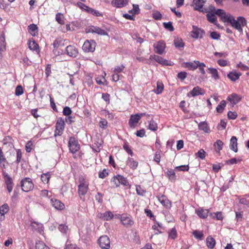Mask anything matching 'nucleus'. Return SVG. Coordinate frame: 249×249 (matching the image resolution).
Returning a JSON list of instances; mask_svg holds the SVG:
<instances>
[{
  "label": "nucleus",
  "mask_w": 249,
  "mask_h": 249,
  "mask_svg": "<svg viewBox=\"0 0 249 249\" xmlns=\"http://www.w3.org/2000/svg\"><path fill=\"white\" fill-rule=\"evenodd\" d=\"M79 184L78 185L77 193L80 199L84 201V196L87 194L89 190V183L83 176L79 177Z\"/></svg>",
  "instance_id": "nucleus-1"
},
{
  "label": "nucleus",
  "mask_w": 249,
  "mask_h": 249,
  "mask_svg": "<svg viewBox=\"0 0 249 249\" xmlns=\"http://www.w3.org/2000/svg\"><path fill=\"white\" fill-rule=\"evenodd\" d=\"M20 184L22 190L25 192L33 190L34 187V183L29 178H25L22 179L20 181Z\"/></svg>",
  "instance_id": "nucleus-2"
},
{
  "label": "nucleus",
  "mask_w": 249,
  "mask_h": 249,
  "mask_svg": "<svg viewBox=\"0 0 249 249\" xmlns=\"http://www.w3.org/2000/svg\"><path fill=\"white\" fill-rule=\"evenodd\" d=\"M68 146L70 152L74 154L79 151L80 145L78 140L74 137H71L69 139Z\"/></svg>",
  "instance_id": "nucleus-3"
},
{
  "label": "nucleus",
  "mask_w": 249,
  "mask_h": 249,
  "mask_svg": "<svg viewBox=\"0 0 249 249\" xmlns=\"http://www.w3.org/2000/svg\"><path fill=\"white\" fill-rule=\"evenodd\" d=\"M96 42L93 40H87L84 43L82 49L85 52H93L96 47Z\"/></svg>",
  "instance_id": "nucleus-4"
},
{
  "label": "nucleus",
  "mask_w": 249,
  "mask_h": 249,
  "mask_svg": "<svg viewBox=\"0 0 249 249\" xmlns=\"http://www.w3.org/2000/svg\"><path fill=\"white\" fill-rule=\"evenodd\" d=\"M145 115V113H142L140 114L137 113L135 115H131L128 122L129 126L131 128H134L135 124L139 122L143 116Z\"/></svg>",
  "instance_id": "nucleus-5"
},
{
  "label": "nucleus",
  "mask_w": 249,
  "mask_h": 249,
  "mask_svg": "<svg viewBox=\"0 0 249 249\" xmlns=\"http://www.w3.org/2000/svg\"><path fill=\"white\" fill-rule=\"evenodd\" d=\"M98 243L102 249H109L110 248V239L107 235L101 236L98 239Z\"/></svg>",
  "instance_id": "nucleus-6"
},
{
  "label": "nucleus",
  "mask_w": 249,
  "mask_h": 249,
  "mask_svg": "<svg viewBox=\"0 0 249 249\" xmlns=\"http://www.w3.org/2000/svg\"><path fill=\"white\" fill-rule=\"evenodd\" d=\"M86 33H96L98 35L101 36H106L107 35V33L104 30L102 29L99 27L94 26H90L86 29Z\"/></svg>",
  "instance_id": "nucleus-7"
},
{
  "label": "nucleus",
  "mask_w": 249,
  "mask_h": 249,
  "mask_svg": "<svg viewBox=\"0 0 249 249\" xmlns=\"http://www.w3.org/2000/svg\"><path fill=\"white\" fill-rule=\"evenodd\" d=\"M192 27L193 31L191 32V36L196 39L198 37L202 38L205 33L204 31L195 25H193Z\"/></svg>",
  "instance_id": "nucleus-8"
},
{
  "label": "nucleus",
  "mask_w": 249,
  "mask_h": 249,
  "mask_svg": "<svg viewBox=\"0 0 249 249\" xmlns=\"http://www.w3.org/2000/svg\"><path fill=\"white\" fill-rule=\"evenodd\" d=\"M215 14L220 18V20L224 22H228L231 15L226 14L222 9H217Z\"/></svg>",
  "instance_id": "nucleus-9"
},
{
  "label": "nucleus",
  "mask_w": 249,
  "mask_h": 249,
  "mask_svg": "<svg viewBox=\"0 0 249 249\" xmlns=\"http://www.w3.org/2000/svg\"><path fill=\"white\" fill-rule=\"evenodd\" d=\"M205 91L203 89L200 88L199 86H196L188 93L187 96L189 97H196L200 95H203Z\"/></svg>",
  "instance_id": "nucleus-10"
},
{
  "label": "nucleus",
  "mask_w": 249,
  "mask_h": 249,
  "mask_svg": "<svg viewBox=\"0 0 249 249\" xmlns=\"http://www.w3.org/2000/svg\"><path fill=\"white\" fill-rule=\"evenodd\" d=\"M157 198L163 206L166 209H170L171 207V202L163 195L157 196Z\"/></svg>",
  "instance_id": "nucleus-11"
},
{
  "label": "nucleus",
  "mask_w": 249,
  "mask_h": 249,
  "mask_svg": "<svg viewBox=\"0 0 249 249\" xmlns=\"http://www.w3.org/2000/svg\"><path fill=\"white\" fill-rule=\"evenodd\" d=\"M154 47L155 52L159 54H161L164 52L166 46L165 42L161 40L154 44Z\"/></svg>",
  "instance_id": "nucleus-12"
},
{
  "label": "nucleus",
  "mask_w": 249,
  "mask_h": 249,
  "mask_svg": "<svg viewBox=\"0 0 249 249\" xmlns=\"http://www.w3.org/2000/svg\"><path fill=\"white\" fill-rule=\"evenodd\" d=\"M33 231H36L40 234L43 232L44 226L42 224L36 221H32L30 225Z\"/></svg>",
  "instance_id": "nucleus-13"
},
{
  "label": "nucleus",
  "mask_w": 249,
  "mask_h": 249,
  "mask_svg": "<svg viewBox=\"0 0 249 249\" xmlns=\"http://www.w3.org/2000/svg\"><path fill=\"white\" fill-rule=\"evenodd\" d=\"M65 51L67 54L71 57H76L78 55V50L73 46H68L65 49Z\"/></svg>",
  "instance_id": "nucleus-14"
},
{
  "label": "nucleus",
  "mask_w": 249,
  "mask_h": 249,
  "mask_svg": "<svg viewBox=\"0 0 249 249\" xmlns=\"http://www.w3.org/2000/svg\"><path fill=\"white\" fill-rule=\"evenodd\" d=\"M153 58L159 64H160L164 66H171L172 64L170 62H169L167 60L163 59L159 55H154V56H150V58Z\"/></svg>",
  "instance_id": "nucleus-15"
},
{
  "label": "nucleus",
  "mask_w": 249,
  "mask_h": 249,
  "mask_svg": "<svg viewBox=\"0 0 249 249\" xmlns=\"http://www.w3.org/2000/svg\"><path fill=\"white\" fill-rule=\"evenodd\" d=\"M120 219L122 224L126 227L131 226L134 223L133 221L131 219L130 217L127 216L125 214L122 215L121 216Z\"/></svg>",
  "instance_id": "nucleus-16"
},
{
  "label": "nucleus",
  "mask_w": 249,
  "mask_h": 249,
  "mask_svg": "<svg viewBox=\"0 0 249 249\" xmlns=\"http://www.w3.org/2000/svg\"><path fill=\"white\" fill-rule=\"evenodd\" d=\"M228 23H230L231 25L238 31H242V28L241 24L239 23V21L234 19V17L231 16Z\"/></svg>",
  "instance_id": "nucleus-17"
},
{
  "label": "nucleus",
  "mask_w": 249,
  "mask_h": 249,
  "mask_svg": "<svg viewBox=\"0 0 249 249\" xmlns=\"http://www.w3.org/2000/svg\"><path fill=\"white\" fill-rule=\"evenodd\" d=\"M51 202L53 207L57 210H61L65 207L64 204L62 202L55 198H52Z\"/></svg>",
  "instance_id": "nucleus-18"
},
{
  "label": "nucleus",
  "mask_w": 249,
  "mask_h": 249,
  "mask_svg": "<svg viewBox=\"0 0 249 249\" xmlns=\"http://www.w3.org/2000/svg\"><path fill=\"white\" fill-rule=\"evenodd\" d=\"M241 99V98L236 93H232L229 95L227 98V100L232 103L233 106L239 102Z\"/></svg>",
  "instance_id": "nucleus-19"
},
{
  "label": "nucleus",
  "mask_w": 249,
  "mask_h": 249,
  "mask_svg": "<svg viewBox=\"0 0 249 249\" xmlns=\"http://www.w3.org/2000/svg\"><path fill=\"white\" fill-rule=\"evenodd\" d=\"M126 164L131 169L134 170L137 168L139 163L137 161L135 160L133 158L128 157L126 161Z\"/></svg>",
  "instance_id": "nucleus-20"
},
{
  "label": "nucleus",
  "mask_w": 249,
  "mask_h": 249,
  "mask_svg": "<svg viewBox=\"0 0 249 249\" xmlns=\"http://www.w3.org/2000/svg\"><path fill=\"white\" fill-rule=\"evenodd\" d=\"M9 207L7 203L3 204L0 207V220L4 219V214L8 212Z\"/></svg>",
  "instance_id": "nucleus-21"
},
{
  "label": "nucleus",
  "mask_w": 249,
  "mask_h": 249,
  "mask_svg": "<svg viewBox=\"0 0 249 249\" xmlns=\"http://www.w3.org/2000/svg\"><path fill=\"white\" fill-rule=\"evenodd\" d=\"M230 148L234 152H237V139L235 136L231 137L230 140Z\"/></svg>",
  "instance_id": "nucleus-22"
},
{
  "label": "nucleus",
  "mask_w": 249,
  "mask_h": 249,
  "mask_svg": "<svg viewBox=\"0 0 249 249\" xmlns=\"http://www.w3.org/2000/svg\"><path fill=\"white\" fill-rule=\"evenodd\" d=\"M215 11L213 12H208L206 17L209 21L215 25H217V18L215 16L216 14H215Z\"/></svg>",
  "instance_id": "nucleus-23"
},
{
  "label": "nucleus",
  "mask_w": 249,
  "mask_h": 249,
  "mask_svg": "<svg viewBox=\"0 0 249 249\" xmlns=\"http://www.w3.org/2000/svg\"><path fill=\"white\" fill-rule=\"evenodd\" d=\"M205 2L203 0H193V3L195 5L194 9L198 11H202V8Z\"/></svg>",
  "instance_id": "nucleus-24"
},
{
  "label": "nucleus",
  "mask_w": 249,
  "mask_h": 249,
  "mask_svg": "<svg viewBox=\"0 0 249 249\" xmlns=\"http://www.w3.org/2000/svg\"><path fill=\"white\" fill-rule=\"evenodd\" d=\"M196 213L201 218H206L208 217L209 210L207 209H197L196 210Z\"/></svg>",
  "instance_id": "nucleus-25"
},
{
  "label": "nucleus",
  "mask_w": 249,
  "mask_h": 249,
  "mask_svg": "<svg viewBox=\"0 0 249 249\" xmlns=\"http://www.w3.org/2000/svg\"><path fill=\"white\" fill-rule=\"evenodd\" d=\"M241 74L240 72H237L236 71H232L228 74V77L232 81H235L238 80Z\"/></svg>",
  "instance_id": "nucleus-26"
},
{
  "label": "nucleus",
  "mask_w": 249,
  "mask_h": 249,
  "mask_svg": "<svg viewBox=\"0 0 249 249\" xmlns=\"http://www.w3.org/2000/svg\"><path fill=\"white\" fill-rule=\"evenodd\" d=\"M118 178H119L120 185H122L124 186L128 187V188H130L131 185L129 184L126 178H124L123 176L121 175H118Z\"/></svg>",
  "instance_id": "nucleus-27"
},
{
  "label": "nucleus",
  "mask_w": 249,
  "mask_h": 249,
  "mask_svg": "<svg viewBox=\"0 0 249 249\" xmlns=\"http://www.w3.org/2000/svg\"><path fill=\"white\" fill-rule=\"evenodd\" d=\"M30 249H50V248L43 242L37 240L36 242L35 248H30Z\"/></svg>",
  "instance_id": "nucleus-28"
},
{
  "label": "nucleus",
  "mask_w": 249,
  "mask_h": 249,
  "mask_svg": "<svg viewBox=\"0 0 249 249\" xmlns=\"http://www.w3.org/2000/svg\"><path fill=\"white\" fill-rule=\"evenodd\" d=\"M28 30L32 36H35L38 32V27L36 25L33 23L28 26Z\"/></svg>",
  "instance_id": "nucleus-29"
},
{
  "label": "nucleus",
  "mask_w": 249,
  "mask_h": 249,
  "mask_svg": "<svg viewBox=\"0 0 249 249\" xmlns=\"http://www.w3.org/2000/svg\"><path fill=\"white\" fill-rule=\"evenodd\" d=\"M29 48L33 51H35L38 53L39 52V45L35 40L30 41L28 43Z\"/></svg>",
  "instance_id": "nucleus-30"
},
{
  "label": "nucleus",
  "mask_w": 249,
  "mask_h": 249,
  "mask_svg": "<svg viewBox=\"0 0 249 249\" xmlns=\"http://www.w3.org/2000/svg\"><path fill=\"white\" fill-rule=\"evenodd\" d=\"M164 89V85L162 82L158 81L157 82V87L153 91L157 94H160Z\"/></svg>",
  "instance_id": "nucleus-31"
},
{
  "label": "nucleus",
  "mask_w": 249,
  "mask_h": 249,
  "mask_svg": "<svg viewBox=\"0 0 249 249\" xmlns=\"http://www.w3.org/2000/svg\"><path fill=\"white\" fill-rule=\"evenodd\" d=\"M206 244L208 248L213 249L215 245V241L213 238L209 236L206 239Z\"/></svg>",
  "instance_id": "nucleus-32"
},
{
  "label": "nucleus",
  "mask_w": 249,
  "mask_h": 249,
  "mask_svg": "<svg viewBox=\"0 0 249 249\" xmlns=\"http://www.w3.org/2000/svg\"><path fill=\"white\" fill-rule=\"evenodd\" d=\"M65 128V121L64 119L60 117L58 119L56 124H55V129H63L64 130Z\"/></svg>",
  "instance_id": "nucleus-33"
},
{
  "label": "nucleus",
  "mask_w": 249,
  "mask_h": 249,
  "mask_svg": "<svg viewBox=\"0 0 249 249\" xmlns=\"http://www.w3.org/2000/svg\"><path fill=\"white\" fill-rule=\"evenodd\" d=\"M53 46L54 49L64 46V40L61 38H56L53 42Z\"/></svg>",
  "instance_id": "nucleus-34"
},
{
  "label": "nucleus",
  "mask_w": 249,
  "mask_h": 249,
  "mask_svg": "<svg viewBox=\"0 0 249 249\" xmlns=\"http://www.w3.org/2000/svg\"><path fill=\"white\" fill-rule=\"evenodd\" d=\"M0 50L4 51L6 50L5 36L3 32L0 36Z\"/></svg>",
  "instance_id": "nucleus-35"
},
{
  "label": "nucleus",
  "mask_w": 249,
  "mask_h": 249,
  "mask_svg": "<svg viewBox=\"0 0 249 249\" xmlns=\"http://www.w3.org/2000/svg\"><path fill=\"white\" fill-rule=\"evenodd\" d=\"M198 128L200 130H203L205 133H209L210 132L208 124L204 122L200 123L198 124Z\"/></svg>",
  "instance_id": "nucleus-36"
},
{
  "label": "nucleus",
  "mask_w": 249,
  "mask_h": 249,
  "mask_svg": "<svg viewBox=\"0 0 249 249\" xmlns=\"http://www.w3.org/2000/svg\"><path fill=\"white\" fill-rule=\"evenodd\" d=\"M210 215L213 218L218 220H222L223 219V216L221 212L210 213Z\"/></svg>",
  "instance_id": "nucleus-37"
},
{
  "label": "nucleus",
  "mask_w": 249,
  "mask_h": 249,
  "mask_svg": "<svg viewBox=\"0 0 249 249\" xmlns=\"http://www.w3.org/2000/svg\"><path fill=\"white\" fill-rule=\"evenodd\" d=\"M209 72L212 74V77L215 80H217L219 78L218 71L215 68H209L208 69Z\"/></svg>",
  "instance_id": "nucleus-38"
},
{
  "label": "nucleus",
  "mask_w": 249,
  "mask_h": 249,
  "mask_svg": "<svg viewBox=\"0 0 249 249\" xmlns=\"http://www.w3.org/2000/svg\"><path fill=\"white\" fill-rule=\"evenodd\" d=\"M223 145L224 143L220 140H217L213 144V146L216 152H219L222 150Z\"/></svg>",
  "instance_id": "nucleus-39"
},
{
  "label": "nucleus",
  "mask_w": 249,
  "mask_h": 249,
  "mask_svg": "<svg viewBox=\"0 0 249 249\" xmlns=\"http://www.w3.org/2000/svg\"><path fill=\"white\" fill-rule=\"evenodd\" d=\"M226 106V102L225 100L221 101L220 104L217 106L216 110V111L219 113H221L223 112V110Z\"/></svg>",
  "instance_id": "nucleus-40"
},
{
  "label": "nucleus",
  "mask_w": 249,
  "mask_h": 249,
  "mask_svg": "<svg viewBox=\"0 0 249 249\" xmlns=\"http://www.w3.org/2000/svg\"><path fill=\"white\" fill-rule=\"evenodd\" d=\"M113 214L110 211H107L103 214L102 218L104 220L109 221L111 220L113 218Z\"/></svg>",
  "instance_id": "nucleus-41"
},
{
  "label": "nucleus",
  "mask_w": 249,
  "mask_h": 249,
  "mask_svg": "<svg viewBox=\"0 0 249 249\" xmlns=\"http://www.w3.org/2000/svg\"><path fill=\"white\" fill-rule=\"evenodd\" d=\"M58 229L62 233L65 235H66L69 231L68 227L65 224H59Z\"/></svg>",
  "instance_id": "nucleus-42"
},
{
  "label": "nucleus",
  "mask_w": 249,
  "mask_h": 249,
  "mask_svg": "<svg viewBox=\"0 0 249 249\" xmlns=\"http://www.w3.org/2000/svg\"><path fill=\"white\" fill-rule=\"evenodd\" d=\"M175 46L177 48H183L184 46V43L181 38H176L174 41Z\"/></svg>",
  "instance_id": "nucleus-43"
},
{
  "label": "nucleus",
  "mask_w": 249,
  "mask_h": 249,
  "mask_svg": "<svg viewBox=\"0 0 249 249\" xmlns=\"http://www.w3.org/2000/svg\"><path fill=\"white\" fill-rule=\"evenodd\" d=\"M193 234L196 239H199L200 240H202L203 237L204 236V234L202 231H200L198 230L194 231L193 232Z\"/></svg>",
  "instance_id": "nucleus-44"
},
{
  "label": "nucleus",
  "mask_w": 249,
  "mask_h": 249,
  "mask_svg": "<svg viewBox=\"0 0 249 249\" xmlns=\"http://www.w3.org/2000/svg\"><path fill=\"white\" fill-rule=\"evenodd\" d=\"M184 67L188 68L190 70H195L197 68V66L195 63L192 62H184Z\"/></svg>",
  "instance_id": "nucleus-45"
},
{
  "label": "nucleus",
  "mask_w": 249,
  "mask_h": 249,
  "mask_svg": "<svg viewBox=\"0 0 249 249\" xmlns=\"http://www.w3.org/2000/svg\"><path fill=\"white\" fill-rule=\"evenodd\" d=\"M148 128L152 131H155L158 129V124L153 120H151L149 122Z\"/></svg>",
  "instance_id": "nucleus-46"
},
{
  "label": "nucleus",
  "mask_w": 249,
  "mask_h": 249,
  "mask_svg": "<svg viewBox=\"0 0 249 249\" xmlns=\"http://www.w3.org/2000/svg\"><path fill=\"white\" fill-rule=\"evenodd\" d=\"M51 175L49 172L43 173L41 176V179L44 183H48L50 180Z\"/></svg>",
  "instance_id": "nucleus-47"
},
{
  "label": "nucleus",
  "mask_w": 249,
  "mask_h": 249,
  "mask_svg": "<svg viewBox=\"0 0 249 249\" xmlns=\"http://www.w3.org/2000/svg\"><path fill=\"white\" fill-rule=\"evenodd\" d=\"M127 3L126 0H115L114 2L115 6L118 8H121L124 7Z\"/></svg>",
  "instance_id": "nucleus-48"
},
{
  "label": "nucleus",
  "mask_w": 249,
  "mask_h": 249,
  "mask_svg": "<svg viewBox=\"0 0 249 249\" xmlns=\"http://www.w3.org/2000/svg\"><path fill=\"white\" fill-rule=\"evenodd\" d=\"M77 5L81 9H83L89 13H90V10H91V8L89 7V6L85 5L84 3L81 2H78L77 3Z\"/></svg>",
  "instance_id": "nucleus-49"
},
{
  "label": "nucleus",
  "mask_w": 249,
  "mask_h": 249,
  "mask_svg": "<svg viewBox=\"0 0 249 249\" xmlns=\"http://www.w3.org/2000/svg\"><path fill=\"white\" fill-rule=\"evenodd\" d=\"M123 148L128 154L131 156H133V153L127 142H124Z\"/></svg>",
  "instance_id": "nucleus-50"
},
{
  "label": "nucleus",
  "mask_w": 249,
  "mask_h": 249,
  "mask_svg": "<svg viewBox=\"0 0 249 249\" xmlns=\"http://www.w3.org/2000/svg\"><path fill=\"white\" fill-rule=\"evenodd\" d=\"M55 19L58 23L60 24H64V16L62 14L60 13L56 14L55 16Z\"/></svg>",
  "instance_id": "nucleus-51"
},
{
  "label": "nucleus",
  "mask_w": 249,
  "mask_h": 249,
  "mask_svg": "<svg viewBox=\"0 0 249 249\" xmlns=\"http://www.w3.org/2000/svg\"><path fill=\"white\" fill-rule=\"evenodd\" d=\"M64 249H79L75 244L71 243V241L68 240L66 243V247Z\"/></svg>",
  "instance_id": "nucleus-52"
},
{
  "label": "nucleus",
  "mask_w": 249,
  "mask_h": 249,
  "mask_svg": "<svg viewBox=\"0 0 249 249\" xmlns=\"http://www.w3.org/2000/svg\"><path fill=\"white\" fill-rule=\"evenodd\" d=\"M177 236V232L175 228H172L169 232V237L174 240Z\"/></svg>",
  "instance_id": "nucleus-53"
},
{
  "label": "nucleus",
  "mask_w": 249,
  "mask_h": 249,
  "mask_svg": "<svg viewBox=\"0 0 249 249\" xmlns=\"http://www.w3.org/2000/svg\"><path fill=\"white\" fill-rule=\"evenodd\" d=\"M163 25L165 29L169 30V31L172 32L174 30V28L172 25V22L171 21L168 22H163Z\"/></svg>",
  "instance_id": "nucleus-54"
},
{
  "label": "nucleus",
  "mask_w": 249,
  "mask_h": 249,
  "mask_svg": "<svg viewBox=\"0 0 249 249\" xmlns=\"http://www.w3.org/2000/svg\"><path fill=\"white\" fill-rule=\"evenodd\" d=\"M111 183L115 187L120 186L118 175L114 176L111 179Z\"/></svg>",
  "instance_id": "nucleus-55"
},
{
  "label": "nucleus",
  "mask_w": 249,
  "mask_h": 249,
  "mask_svg": "<svg viewBox=\"0 0 249 249\" xmlns=\"http://www.w3.org/2000/svg\"><path fill=\"white\" fill-rule=\"evenodd\" d=\"M166 174L170 180H175L176 178L175 172L172 169L168 170Z\"/></svg>",
  "instance_id": "nucleus-56"
},
{
  "label": "nucleus",
  "mask_w": 249,
  "mask_h": 249,
  "mask_svg": "<svg viewBox=\"0 0 249 249\" xmlns=\"http://www.w3.org/2000/svg\"><path fill=\"white\" fill-rule=\"evenodd\" d=\"M136 190L137 194L142 196H143L146 192V191L143 189L140 185L136 186Z\"/></svg>",
  "instance_id": "nucleus-57"
},
{
  "label": "nucleus",
  "mask_w": 249,
  "mask_h": 249,
  "mask_svg": "<svg viewBox=\"0 0 249 249\" xmlns=\"http://www.w3.org/2000/svg\"><path fill=\"white\" fill-rule=\"evenodd\" d=\"M108 175V172L106 169H103L102 171H100L98 173L99 178H104Z\"/></svg>",
  "instance_id": "nucleus-58"
},
{
  "label": "nucleus",
  "mask_w": 249,
  "mask_h": 249,
  "mask_svg": "<svg viewBox=\"0 0 249 249\" xmlns=\"http://www.w3.org/2000/svg\"><path fill=\"white\" fill-rule=\"evenodd\" d=\"M72 113V110L69 107H65L63 110V114L66 116H70Z\"/></svg>",
  "instance_id": "nucleus-59"
},
{
  "label": "nucleus",
  "mask_w": 249,
  "mask_h": 249,
  "mask_svg": "<svg viewBox=\"0 0 249 249\" xmlns=\"http://www.w3.org/2000/svg\"><path fill=\"white\" fill-rule=\"evenodd\" d=\"M210 37L213 39L218 40L220 39V35L218 32L213 31L210 33Z\"/></svg>",
  "instance_id": "nucleus-60"
},
{
  "label": "nucleus",
  "mask_w": 249,
  "mask_h": 249,
  "mask_svg": "<svg viewBox=\"0 0 249 249\" xmlns=\"http://www.w3.org/2000/svg\"><path fill=\"white\" fill-rule=\"evenodd\" d=\"M187 72L185 71H181L178 73L177 77L181 81H183L187 77Z\"/></svg>",
  "instance_id": "nucleus-61"
},
{
  "label": "nucleus",
  "mask_w": 249,
  "mask_h": 249,
  "mask_svg": "<svg viewBox=\"0 0 249 249\" xmlns=\"http://www.w3.org/2000/svg\"><path fill=\"white\" fill-rule=\"evenodd\" d=\"M23 93V88L21 86L18 85V86L15 90V94L17 96H19L22 94Z\"/></svg>",
  "instance_id": "nucleus-62"
},
{
  "label": "nucleus",
  "mask_w": 249,
  "mask_h": 249,
  "mask_svg": "<svg viewBox=\"0 0 249 249\" xmlns=\"http://www.w3.org/2000/svg\"><path fill=\"white\" fill-rule=\"evenodd\" d=\"M74 116L71 115L66 116L65 122L68 124H71L72 123L74 122Z\"/></svg>",
  "instance_id": "nucleus-63"
},
{
  "label": "nucleus",
  "mask_w": 249,
  "mask_h": 249,
  "mask_svg": "<svg viewBox=\"0 0 249 249\" xmlns=\"http://www.w3.org/2000/svg\"><path fill=\"white\" fill-rule=\"evenodd\" d=\"M102 98L107 103L109 104L110 103V95L107 93H103L102 94Z\"/></svg>",
  "instance_id": "nucleus-64"
}]
</instances>
